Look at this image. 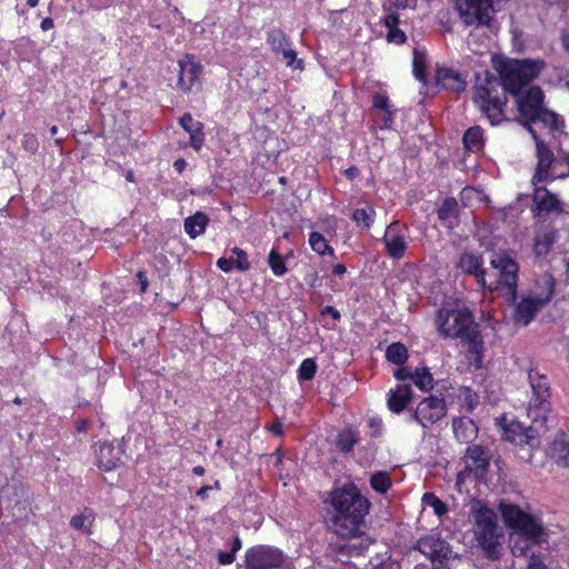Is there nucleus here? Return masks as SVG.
<instances>
[{
	"mask_svg": "<svg viewBox=\"0 0 569 569\" xmlns=\"http://www.w3.org/2000/svg\"><path fill=\"white\" fill-rule=\"evenodd\" d=\"M416 549L429 558H435L442 551V541L433 535L426 536L417 541Z\"/></svg>",
	"mask_w": 569,
	"mask_h": 569,
	"instance_id": "nucleus-30",
	"label": "nucleus"
},
{
	"mask_svg": "<svg viewBox=\"0 0 569 569\" xmlns=\"http://www.w3.org/2000/svg\"><path fill=\"white\" fill-rule=\"evenodd\" d=\"M545 306V299L539 300L536 296L525 293L516 306L513 313L515 322L528 326Z\"/></svg>",
	"mask_w": 569,
	"mask_h": 569,
	"instance_id": "nucleus-19",
	"label": "nucleus"
},
{
	"mask_svg": "<svg viewBox=\"0 0 569 569\" xmlns=\"http://www.w3.org/2000/svg\"><path fill=\"white\" fill-rule=\"evenodd\" d=\"M242 542L239 537H234L230 551H219L218 562L222 566L231 565L236 560V553L241 549Z\"/></svg>",
	"mask_w": 569,
	"mask_h": 569,
	"instance_id": "nucleus-46",
	"label": "nucleus"
},
{
	"mask_svg": "<svg viewBox=\"0 0 569 569\" xmlns=\"http://www.w3.org/2000/svg\"><path fill=\"white\" fill-rule=\"evenodd\" d=\"M268 430L274 436H281L283 433V426L279 420H276L269 425Z\"/></svg>",
	"mask_w": 569,
	"mask_h": 569,
	"instance_id": "nucleus-56",
	"label": "nucleus"
},
{
	"mask_svg": "<svg viewBox=\"0 0 569 569\" xmlns=\"http://www.w3.org/2000/svg\"><path fill=\"white\" fill-rule=\"evenodd\" d=\"M373 107L381 111H388L392 109L389 98L383 93H377L373 97Z\"/></svg>",
	"mask_w": 569,
	"mask_h": 569,
	"instance_id": "nucleus-49",
	"label": "nucleus"
},
{
	"mask_svg": "<svg viewBox=\"0 0 569 569\" xmlns=\"http://www.w3.org/2000/svg\"><path fill=\"white\" fill-rule=\"evenodd\" d=\"M211 490H213V487H210L209 485L202 486L200 489L197 490L196 496L201 500H206L208 499L209 491Z\"/></svg>",
	"mask_w": 569,
	"mask_h": 569,
	"instance_id": "nucleus-57",
	"label": "nucleus"
},
{
	"mask_svg": "<svg viewBox=\"0 0 569 569\" xmlns=\"http://www.w3.org/2000/svg\"><path fill=\"white\" fill-rule=\"evenodd\" d=\"M386 16L382 19V23L387 29L386 40L389 43L397 46L403 44L407 41L405 31L399 28L400 18L399 14L391 10V8H385Z\"/></svg>",
	"mask_w": 569,
	"mask_h": 569,
	"instance_id": "nucleus-22",
	"label": "nucleus"
},
{
	"mask_svg": "<svg viewBox=\"0 0 569 569\" xmlns=\"http://www.w3.org/2000/svg\"><path fill=\"white\" fill-rule=\"evenodd\" d=\"M358 442V436L352 430L341 431L336 440L337 448L342 452H350Z\"/></svg>",
	"mask_w": 569,
	"mask_h": 569,
	"instance_id": "nucleus-44",
	"label": "nucleus"
},
{
	"mask_svg": "<svg viewBox=\"0 0 569 569\" xmlns=\"http://www.w3.org/2000/svg\"><path fill=\"white\" fill-rule=\"evenodd\" d=\"M351 219L357 227L368 230L375 222L376 210L372 206L366 204L365 207L355 209Z\"/></svg>",
	"mask_w": 569,
	"mask_h": 569,
	"instance_id": "nucleus-31",
	"label": "nucleus"
},
{
	"mask_svg": "<svg viewBox=\"0 0 569 569\" xmlns=\"http://www.w3.org/2000/svg\"><path fill=\"white\" fill-rule=\"evenodd\" d=\"M318 366L312 358L305 359L298 369V379L301 381L312 380L316 376Z\"/></svg>",
	"mask_w": 569,
	"mask_h": 569,
	"instance_id": "nucleus-45",
	"label": "nucleus"
},
{
	"mask_svg": "<svg viewBox=\"0 0 569 569\" xmlns=\"http://www.w3.org/2000/svg\"><path fill=\"white\" fill-rule=\"evenodd\" d=\"M322 315H330L335 320H339L340 319V312L332 306H327L323 310H322Z\"/></svg>",
	"mask_w": 569,
	"mask_h": 569,
	"instance_id": "nucleus-60",
	"label": "nucleus"
},
{
	"mask_svg": "<svg viewBox=\"0 0 569 569\" xmlns=\"http://www.w3.org/2000/svg\"><path fill=\"white\" fill-rule=\"evenodd\" d=\"M465 357L468 358L469 366L476 369L482 367L483 340L479 332V325L475 322L471 312L465 309Z\"/></svg>",
	"mask_w": 569,
	"mask_h": 569,
	"instance_id": "nucleus-9",
	"label": "nucleus"
},
{
	"mask_svg": "<svg viewBox=\"0 0 569 569\" xmlns=\"http://www.w3.org/2000/svg\"><path fill=\"white\" fill-rule=\"evenodd\" d=\"M445 415V400L436 396H429L419 402L412 418L423 428H427L439 421Z\"/></svg>",
	"mask_w": 569,
	"mask_h": 569,
	"instance_id": "nucleus-15",
	"label": "nucleus"
},
{
	"mask_svg": "<svg viewBox=\"0 0 569 569\" xmlns=\"http://www.w3.org/2000/svg\"><path fill=\"white\" fill-rule=\"evenodd\" d=\"M536 122H541L545 128L551 131L558 130L561 124L558 114L547 108L540 110V112L535 117V123Z\"/></svg>",
	"mask_w": 569,
	"mask_h": 569,
	"instance_id": "nucleus-41",
	"label": "nucleus"
},
{
	"mask_svg": "<svg viewBox=\"0 0 569 569\" xmlns=\"http://www.w3.org/2000/svg\"><path fill=\"white\" fill-rule=\"evenodd\" d=\"M412 388L410 385H398L388 392L387 405L390 411L400 413L405 410L412 399Z\"/></svg>",
	"mask_w": 569,
	"mask_h": 569,
	"instance_id": "nucleus-24",
	"label": "nucleus"
},
{
	"mask_svg": "<svg viewBox=\"0 0 569 569\" xmlns=\"http://www.w3.org/2000/svg\"><path fill=\"white\" fill-rule=\"evenodd\" d=\"M517 97L519 117L523 126L530 131L532 123H535V117L545 108L543 92L539 87L535 86L530 87L523 96L519 94Z\"/></svg>",
	"mask_w": 569,
	"mask_h": 569,
	"instance_id": "nucleus-12",
	"label": "nucleus"
},
{
	"mask_svg": "<svg viewBox=\"0 0 569 569\" xmlns=\"http://www.w3.org/2000/svg\"><path fill=\"white\" fill-rule=\"evenodd\" d=\"M54 27V22L51 18H44L42 19L40 23V28L42 31H49Z\"/></svg>",
	"mask_w": 569,
	"mask_h": 569,
	"instance_id": "nucleus-62",
	"label": "nucleus"
},
{
	"mask_svg": "<svg viewBox=\"0 0 569 569\" xmlns=\"http://www.w3.org/2000/svg\"><path fill=\"white\" fill-rule=\"evenodd\" d=\"M471 511L475 516V535L479 546L486 556L491 559L499 557L500 539L502 538L501 528L498 526L497 516L479 500L471 501Z\"/></svg>",
	"mask_w": 569,
	"mask_h": 569,
	"instance_id": "nucleus-3",
	"label": "nucleus"
},
{
	"mask_svg": "<svg viewBox=\"0 0 569 569\" xmlns=\"http://www.w3.org/2000/svg\"><path fill=\"white\" fill-rule=\"evenodd\" d=\"M427 54L419 49L413 50L412 72L415 78L422 84H427Z\"/></svg>",
	"mask_w": 569,
	"mask_h": 569,
	"instance_id": "nucleus-33",
	"label": "nucleus"
},
{
	"mask_svg": "<svg viewBox=\"0 0 569 569\" xmlns=\"http://www.w3.org/2000/svg\"><path fill=\"white\" fill-rule=\"evenodd\" d=\"M179 124L189 134V146L193 150L200 151L206 140L203 123L194 120L191 113L186 112L180 117Z\"/></svg>",
	"mask_w": 569,
	"mask_h": 569,
	"instance_id": "nucleus-21",
	"label": "nucleus"
},
{
	"mask_svg": "<svg viewBox=\"0 0 569 569\" xmlns=\"http://www.w3.org/2000/svg\"><path fill=\"white\" fill-rule=\"evenodd\" d=\"M510 548L515 557H522L527 553L530 547L533 545L525 536L510 533Z\"/></svg>",
	"mask_w": 569,
	"mask_h": 569,
	"instance_id": "nucleus-40",
	"label": "nucleus"
},
{
	"mask_svg": "<svg viewBox=\"0 0 569 569\" xmlns=\"http://www.w3.org/2000/svg\"><path fill=\"white\" fill-rule=\"evenodd\" d=\"M505 0H465V24L489 26Z\"/></svg>",
	"mask_w": 569,
	"mask_h": 569,
	"instance_id": "nucleus-10",
	"label": "nucleus"
},
{
	"mask_svg": "<svg viewBox=\"0 0 569 569\" xmlns=\"http://www.w3.org/2000/svg\"><path fill=\"white\" fill-rule=\"evenodd\" d=\"M422 502L426 507L432 508L439 517L447 512V506L433 492H426L422 496Z\"/></svg>",
	"mask_w": 569,
	"mask_h": 569,
	"instance_id": "nucleus-47",
	"label": "nucleus"
},
{
	"mask_svg": "<svg viewBox=\"0 0 569 569\" xmlns=\"http://www.w3.org/2000/svg\"><path fill=\"white\" fill-rule=\"evenodd\" d=\"M560 40L562 48L569 52V30L561 33Z\"/></svg>",
	"mask_w": 569,
	"mask_h": 569,
	"instance_id": "nucleus-63",
	"label": "nucleus"
},
{
	"mask_svg": "<svg viewBox=\"0 0 569 569\" xmlns=\"http://www.w3.org/2000/svg\"><path fill=\"white\" fill-rule=\"evenodd\" d=\"M309 244L311 249L319 256L328 254L335 257L333 248L330 247L325 237L317 231H312L309 233Z\"/></svg>",
	"mask_w": 569,
	"mask_h": 569,
	"instance_id": "nucleus-35",
	"label": "nucleus"
},
{
	"mask_svg": "<svg viewBox=\"0 0 569 569\" xmlns=\"http://www.w3.org/2000/svg\"><path fill=\"white\" fill-rule=\"evenodd\" d=\"M412 382L421 391H429L433 388L435 380L429 369L423 367L415 370Z\"/></svg>",
	"mask_w": 569,
	"mask_h": 569,
	"instance_id": "nucleus-39",
	"label": "nucleus"
},
{
	"mask_svg": "<svg viewBox=\"0 0 569 569\" xmlns=\"http://www.w3.org/2000/svg\"><path fill=\"white\" fill-rule=\"evenodd\" d=\"M332 272L336 276H343L347 272V268L343 263H337L332 267Z\"/></svg>",
	"mask_w": 569,
	"mask_h": 569,
	"instance_id": "nucleus-64",
	"label": "nucleus"
},
{
	"mask_svg": "<svg viewBox=\"0 0 569 569\" xmlns=\"http://www.w3.org/2000/svg\"><path fill=\"white\" fill-rule=\"evenodd\" d=\"M409 230L407 226L398 221L391 222L383 234L382 242L387 254L393 260H400L405 257L408 249Z\"/></svg>",
	"mask_w": 569,
	"mask_h": 569,
	"instance_id": "nucleus-11",
	"label": "nucleus"
},
{
	"mask_svg": "<svg viewBox=\"0 0 569 569\" xmlns=\"http://www.w3.org/2000/svg\"><path fill=\"white\" fill-rule=\"evenodd\" d=\"M410 0H395L392 4L388 8H391L392 11L397 12L398 10H403L411 6Z\"/></svg>",
	"mask_w": 569,
	"mask_h": 569,
	"instance_id": "nucleus-55",
	"label": "nucleus"
},
{
	"mask_svg": "<svg viewBox=\"0 0 569 569\" xmlns=\"http://www.w3.org/2000/svg\"><path fill=\"white\" fill-rule=\"evenodd\" d=\"M179 79L178 87L184 91H190L198 82L202 71L201 64L196 61L193 56L186 54L178 61Z\"/></svg>",
	"mask_w": 569,
	"mask_h": 569,
	"instance_id": "nucleus-17",
	"label": "nucleus"
},
{
	"mask_svg": "<svg viewBox=\"0 0 569 569\" xmlns=\"http://www.w3.org/2000/svg\"><path fill=\"white\" fill-rule=\"evenodd\" d=\"M437 84L441 86L447 90L461 91L462 79L459 71H456L448 67H438L436 72Z\"/></svg>",
	"mask_w": 569,
	"mask_h": 569,
	"instance_id": "nucleus-28",
	"label": "nucleus"
},
{
	"mask_svg": "<svg viewBox=\"0 0 569 569\" xmlns=\"http://www.w3.org/2000/svg\"><path fill=\"white\" fill-rule=\"evenodd\" d=\"M395 116H396V111L393 109L391 110H388V111H383V117H382V126L381 128L382 129H390L393 124V121H395Z\"/></svg>",
	"mask_w": 569,
	"mask_h": 569,
	"instance_id": "nucleus-53",
	"label": "nucleus"
},
{
	"mask_svg": "<svg viewBox=\"0 0 569 569\" xmlns=\"http://www.w3.org/2000/svg\"><path fill=\"white\" fill-rule=\"evenodd\" d=\"M543 67L542 60L497 59L495 68L500 82L489 76L487 71L483 74H478L472 100L492 124H498L505 118L506 92L519 96L521 89L535 80Z\"/></svg>",
	"mask_w": 569,
	"mask_h": 569,
	"instance_id": "nucleus-1",
	"label": "nucleus"
},
{
	"mask_svg": "<svg viewBox=\"0 0 569 569\" xmlns=\"http://www.w3.org/2000/svg\"><path fill=\"white\" fill-rule=\"evenodd\" d=\"M267 43L272 52L280 54V50H284V47L290 46V40L281 29L273 28L268 31Z\"/></svg>",
	"mask_w": 569,
	"mask_h": 569,
	"instance_id": "nucleus-32",
	"label": "nucleus"
},
{
	"mask_svg": "<svg viewBox=\"0 0 569 569\" xmlns=\"http://www.w3.org/2000/svg\"><path fill=\"white\" fill-rule=\"evenodd\" d=\"M502 429V438L516 445L535 446L539 430L536 427H525L521 422L508 421L505 417L497 419Z\"/></svg>",
	"mask_w": 569,
	"mask_h": 569,
	"instance_id": "nucleus-13",
	"label": "nucleus"
},
{
	"mask_svg": "<svg viewBox=\"0 0 569 569\" xmlns=\"http://www.w3.org/2000/svg\"><path fill=\"white\" fill-rule=\"evenodd\" d=\"M91 515L79 513L74 515L70 520V526L76 530L86 528V522L89 521Z\"/></svg>",
	"mask_w": 569,
	"mask_h": 569,
	"instance_id": "nucleus-50",
	"label": "nucleus"
},
{
	"mask_svg": "<svg viewBox=\"0 0 569 569\" xmlns=\"http://www.w3.org/2000/svg\"><path fill=\"white\" fill-rule=\"evenodd\" d=\"M187 167V161L183 158H179L173 162V168L177 172L182 173Z\"/></svg>",
	"mask_w": 569,
	"mask_h": 569,
	"instance_id": "nucleus-61",
	"label": "nucleus"
},
{
	"mask_svg": "<svg viewBox=\"0 0 569 569\" xmlns=\"http://www.w3.org/2000/svg\"><path fill=\"white\" fill-rule=\"evenodd\" d=\"M490 264L492 273L489 274L486 287L490 290H497L507 296L510 300H516L518 289L519 263L507 252L496 254Z\"/></svg>",
	"mask_w": 569,
	"mask_h": 569,
	"instance_id": "nucleus-4",
	"label": "nucleus"
},
{
	"mask_svg": "<svg viewBox=\"0 0 569 569\" xmlns=\"http://www.w3.org/2000/svg\"><path fill=\"white\" fill-rule=\"evenodd\" d=\"M528 380L532 390V397L528 402L527 415L533 423L542 428L551 411L550 386L547 377L536 369L529 370Z\"/></svg>",
	"mask_w": 569,
	"mask_h": 569,
	"instance_id": "nucleus-6",
	"label": "nucleus"
},
{
	"mask_svg": "<svg viewBox=\"0 0 569 569\" xmlns=\"http://www.w3.org/2000/svg\"><path fill=\"white\" fill-rule=\"evenodd\" d=\"M231 251L236 258H219L217 261V267L223 272H230L233 268L242 272L248 271L251 264L248 260L247 252L238 247L232 248Z\"/></svg>",
	"mask_w": 569,
	"mask_h": 569,
	"instance_id": "nucleus-25",
	"label": "nucleus"
},
{
	"mask_svg": "<svg viewBox=\"0 0 569 569\" xmlns=\"http://www.w3.org/2000/svg\"><path fill=\"white\" fill-rule=\"evenodd\" d=\"M330 521L335 532L343 538L353 537L363 523L370 501L353 483L336 488L330 492Z\"/></svg>",
	"mask_w": 569,
	"mask_h": 569,
	"instance_id": "nucleus-2",
	"label": "nucleus"
},
{
	"mask_svg": "<svg viewBox=\"0 0 569 569\" xmlns=\"http://www.w3.org/2000/svg\"><path fill=\"white\" fill-rule=\"evenodd\" d=\"M463 191H465V200L468 199L470 200L472 198V196H475L477 199H481V193L479 190L475 189V188H468V187H465L463 188Z\"/></svg>",
	"mask_w": 569,
	"mask_h": 569,
	"instance_id": "nucleus-58",
	"label": "nucleus"
},
{
	"mask_svg": "<svg viewBox=\"0 0 569 569\" xmlns=\"http://www.w3.org/2000/svg\"><path fill=\"white\" fill-rule=\"evenodd\" d=\"M465 272L475 274L478 282L482 287H486V284H487L486 272L481 268V261L478 257L465 256Z\"/></svg>",
	"mask_w": 569,
	"mask_h": 569,
	"instance_id": "nucleus-36",
	"label": "nucleus"
},
{
	"mask_svg": "<svg viewBox=\"0 0 569 569\" xmlns=\"http://www.w3.org/2000/svg\"><path fill=\"white\" fill-rule=\"evenodd\" d=\"M490 455L480 446L468 448L465 455V475H473L476 479L483 478L489 466Z\"/></svg>",
	"mask_w": 569,
	"mask_h": 569,
	"instance_id": "nucleus-18",
	"label": "nucleus"
},
{
	"mask_svg": "<svg viewBox=\"0 0 569 569\" xmlns=\"http://www.w3.org/2000/svg\"><path fill=\"white\" fill-rule=\"evenodd\" d=\"M437 216L441 226L448 230L452 244L459 246L461 237L453 232V229L460 224V206L457 199L453 197L445 198L437 209Z\"/></svg>",
	"mask_w": 569,
	"mask_h": 569,
	"instance_id": "nucleus-14",
	"label": "nucleus"
},
{
	"mask_svg": "<svg viewBox=\"0 0 569 569\" xmlns=\"http://www.w3.org/2000/svg\"><path fill=\"white\" fill-rule=\"evenodd\" d=\"M280 54L283 60H286L288 67L300 70L303 69V61L301 59H297V52L291 49L290 46L284 47V50H280Z\"/></svg>",
	"mask_w": 569,
	"mask_h": 569,
	"instance_id": "nucleus-48",
	"label": "nucleus"
},
{
	"mask_svg": "<svg viewBox=\"0 0 569 569\" xmlns=\"http://www.w3.org/2000/svg\"><path fill=\"white\" fill-rule=\"evenodd\" d=\"M501 513L512 533L525 536L531 543L540 545L547 538V531L539 519L525 512L516 505H501Z\"/></svg>",
	"mask_w": 569,
	"mask_h": 569,
	"instance_id": "nucleus-5",
	"label": "nucleus"
},
{
	"mask_svg": "<svg viewBox=\"0 0 569 569\" xmlns=\"http://www.w3.org/2000/svg\"><path fill=\"white\" fill-rule=\"evenodd\" d=\"M246 569H291L283 552L270 546H254L246 552Z\"/></svg>",
	"mask_w": 569,
	"mask_h": 569,
	"instance_id": "nucleus-8",
	"label": "nucleus"
},
{
	"mask_svg": "<svg viewBox=\"0 0 569 569\" xmlns=\"http://www.w3.org/2000/svg\"><path fill=\"white\" fill-rule=\"evenodd\" d=\"M268 264L272 273L277 277H282L288 271L283 257L276 248H272L269 252Z\"/></svg>",
	"mask_w": 569,
	"mask_h": 569,
	"instance_id": "nucleus-42",
	"label": "nucleus"
},
{
	"mask_svg": "<svg viewBox=\"0 0 569 569\" xmlns=\"http://www.w3.org/2000/svg\"><path fill=\"white\" fill-rule=\"evenodd\" d=\"M557 230L551 226H541L533 238V252L537 258L546 257L556 241Z\"/></svg>",
	"mask_w": 569,
	"mask_h": 569,
	"instance_id": "nucleus-23",
	"label": "nucleus"
},
{
	"mask_svg": "<svg viewBox=\"0 0 569 569\" xmlns=\"http://www.w3.org/2000/svg\"><path fill=\"white\" fill-rule=\"evenodd\" d=\"M528 569H546V566L539 555H531Z\"/></svg>",
	"mask_w": 569,
	"mask_h": 569,
	"instance_id": "nucleus-54",
	"label": "nucleus"
},
{
	"mask_svg": "<svg viewBox=\"0 0 569 569\" xmlns=\"http://www.w3.org/2000/svg\"><path fill=\"white\" fill-rule=\"evenodd\" d=\"M479 403V397L476 392H472L469 388H465V405L468 410L473 409Z\"/></svg>",
	"mask_w": 569,
	"mask_h": 569,
	"instance_id": "nucleus-51",
	"label": "nucleus"
},
{
	"mask_svg": "<svg viewBox=\"0 0 569 569\" xmlns=\"http://www.w3.org/2000/svg\"><path fill=\"white\" fill-rule=\"evenodd\" d=\"M533 203L537 216L563 212V206L558 196L550 192L546 187L535 189Z\"/></svg>",
	"mask_w": 569,
	"mask_h": 569,
	"instance_id": "nucleus-20",
	"label": "nucleus"
},
{
	"mask_svg": "<svg viewBox=\"0 0 569 569\" xmlns=\"http://www.w3.org/2000/svg\"><path fill=\"white\" fill-rule=\"evenodd\" d=\"M413 373H415V370L412 371L410 368H407V367H400L398 368L393 376L397 380L399 381H406V380H410L412 381L413 379Z\"/></svg>",
	"mask_w": 569,
	"mask_h": 569,
	"instance_id": "nucleus-52",
	"label": "nucleus"
},
{
	"mask_svg": "<svg viewBox=\"0 0 569 569\" xmlns=\"http://www.w3.org/2000/svg\"><path fill=\"white\" fill-rule=\"evenodd\" d=\"M98 467L103 471H111L119 466L120 453L111 443H102L97 453Z\"/></svg>",
	"mask_w": 569,
	"mask_h": 569,
	"instance_id": "nucleus-27",
	"label": "nucleus"
},
{
	"mask_svg": "<svg viewBox=\"0 0 569 569\" xmlns=\"http://www.w3.org/2000/svg\"><path fill=\"white\" fill-rule=\"evenodd\" d=\"M209 224V218L204 212L198 211L193 216L184 219V231L191 238L194 239L198 236L204 233L207 226Z\"/></svg>",
	"mask_w": 569,
	"mask_h": 569,
	"instance_id": "nucleus-29",
	"label": "nucleus"
},
{
	"mask_svg": "<svg viewBox=\"0 0 569 569\" xmlns=\"http://www.w3.org/2000/svg\"><path fill=\"white\" fill-rule=\"evenodd\" d=\"M530 133L536 141L537 152V167L536 172L532 177V183L545 182L551 180V173L556 161L553 152L547 147V144L538 138L533 128H530Z\"/></svg>",
	"mask_w": 569,
	"mask_h": 569,
	"instance_id": "nucleus-16",
	"label": "nucleus"
},
{
	"mask_svg": "<svg viewBox=\"0 0 569 569\" xmlns=\"http://www.w3.org/2000/svg\"><path fill=\"white\" fill-rule=\"evenodd\" d=\"M435 325L442 338L462 337V305L460 300L446 301L437 311Z\"/></svg>",
	"mask_w": 569,
	"mask_h": 569,
	"instance_id": "nucleus-7",
	"label": "nucleus"
},
{
	"mask_svg": "<svg viewBox=\"0 0 569 569\" xmlns=\"http://www.w3.org/2000/svg\"><path fill=\"white\" fill-rule=\"evenodd\" d=\"M369 483L376 492L381 495L388 492L392 486L390 475L387 471L373 472L369 479Z\"/></svg>",
	"mask_w": 569,
	"mask_h": 569,
	"instance_id": "nucleus-37",
	"label": "nucleus"
},
{
	"mask_svg": "<svg viewBox=\"0 0 569 569\" xmlns=\"http://www.w3.org/2000/svg\"><path fill=\"white\" fill-rule=\"evenodd\" d=\"M569 177V152L560 153L558 158H556L551 180L556 179H565Z\"/></svg>",
	"mask_w": 569,
	"mask_h": 569,
	"instance_id": "nucleus-43",
	"label": "nucleus"
},
{
	"mask_svg": "<svg viewBox=\"0 0 569 569\" xmlns=\"http://www.w3.org/2000/svg\"><path fill=\"white\" fill-rule=\"evenodd\" d=\"M137 279L141 286V291L144 292L148 288V278H147L144 271L137 272Z\"/></svg>",
	"mask_w": 569,
	"mask_h": 569,
	"instance_id": "nucleus-59",
	"label": "nucleus"
},
{
	"mask_svg": "<svg viewBox=\"0 0 569 569\" xmlns=\"http://www.w3.org/2000/svg\"><path fill=\"white\" fill-rule=\"evenodd\" d=\"M483 147V131L475 126L465 131V148L471 151H480Z\"/></svg>",
	"mask_w": 569,
	"mask_h": 569,
	"instance_id": "nucleus-34",
	"label": "nucleus"
},
{
	"mask_svg": "<svg viewBox=\"0 0 569 569\" xmlns=\"http://www.w3.org/2000/svg\"><path fill=\"white\" fill-rule=\"evenodd\" d=\"M386 358L388 361L401 366L408 359V349L400 342H393L387 348Z\"/></svg>",
	"mask_w": 569,
	"mask_h": 569,
	"instance_id": "nucleus-38",
	"label": "nucleus"
},
{
	"mask_svg": "<svg viewBox=\"0 0 569 569\" xmlns=\"http://www.w3.org/2000/svg\"><path fill=\"white\" fill-rule=\"evenodd\" d=\"M555 292V279L553 277L545 272L540 277H538L527 292L530 296H536L537 299H545V305H548Z\"/></svg>",
	"mask_w": 569,
	"mask_h": 569,
	"instance_id": "nucleus-26",
	"label": "nucleus"
}]
</instances>
